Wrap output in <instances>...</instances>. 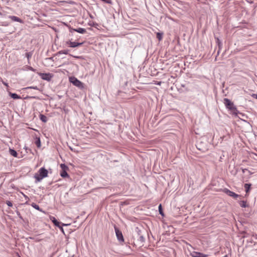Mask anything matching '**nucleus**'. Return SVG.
I'll return each instance as SVG.
<instances>
[{
	"instance_id": "obj_18",
	"label": "nucleus",
	"mask_w": 257,
	"mask_h": 257,
	"mask_svg": "<svg viewBox=\"0 0 257 257\" xmlns=\"http://www.w3.org/2000/svg\"><path fill=\"white\" fill-rule=\"evenodd\" d=\"M162 36L163 33L159 32L157 33V38L159 41H161L162 39Z\"/></svg>"
},
{
	"instance_id": "obj_22",
	"label": "nucleus",
	"mask_w": 257,
	"mask_h": 257,
	"mask_svg": "<svg viewBox=\"0 0 257 257\" xmlns=\"http://www.w3.org/2000/svg\"><path fill=\"white\" fill-rule=\"evenodd\" d=\"M200 145H201V143H197V144L196 145V147H197V149L200 151H204V149L201 147Z\"/></svg>"
},
{
	"instance_id": "obj_27",
	"label": "nucleus",
	"mask_w": 257,
	"mask_h": 257,
	"mask_svg": "<svg viewBox=\"0 0 257 257\" xmlns=\"http://www.w3.org/2000/svg\"><path fill=\"white\" fill-rule=\"evenodd\" d=\"M6 204L9 207H12L13 206V203L10 201H7Z\"/></svg>"
},
{
	"instance_id": "obj_9",
	"label": "nucleus",
	"mask_w": 257,
	"mask_h": 257,
	"mask_svg": "<svg viewBox=\"0 0 257 257\" xmlns=\"http://www.w3.org/2000/svg\"><path fill=\"white\" fill-rule=\"evenodd\" d=\"M70 31L71 33H72L73 32H77L80 34H84L86 32V30L82 28H79L77 29H71Z\"/></svg>"
},
{
	"instance_id": "obj_15",
	"label": "nucleus",
	"mask_w": 257,
	"mask_h": 257,
	"mask_svg": "<svg viewBox=\"0 0 257 257\" xmlns=\"http://www.w3.org/2000/svg\"><path fill=\"white\" fill-rule=\"evenodd\" d=\"M9 152H10V154L12 156H14L15 157H17L18 153H17V152L15 150H14L13 149H10Z\"/></svg>"
},
{
	"instance_id": "obj_7",
	"label": "nucleus",
	"mask_w": 257,
	"mask_h": 257,
	"mask_svg": "<svg viewBox=\"0 0 257 257\" xmlns=\"http://www.w3.org/2000/svg\"><path fill=\"white\" fill-rule=\"evenodd\" d=\"M223 192L225 194L228 195V196L232 197L234 198H237L239 196V195L238 194L235 193L233 192H232V191H230L229 189H228L227 188L224 189H223Z\"/></svg>"
},
{
	"instance_id": "obj_21",
	"label": "nucleus",
	"mask_w": 257,
	"mask_h": 257,
	"mask_svg": "<svg viewBox=\"0 0 257 257\" xmlns=\"http://www.w3.org/2000/svg\"><path fill=\"white\" fill-rule=\"evenodd\" d=\"M69 50H64L60 51L58 53L59 54H68Z\"/></svg>"
},
{
	"instance_id": "obj_37",
	"label": "nucleus",
	"mask_w": 257,
	"mask_h": 257,
	"mask_svg": "<svg viewBox=\"0 0 257 257\" xmlns=\"http://www.w3.org/2000/svg\"><path fill=\"white\" fill-rule=\"evenodd\" d=\"M69 224H64V223H62V226H67V225H68Z\"/></svg>"
},
{
	"instance_id": "obj_29",
	"label": "nucleus",
	"mask_w": 257,
	"mask_h": 257,
	"mask_svg": "<svg viewBox=\"0 0 257 257\" xmlns=\"http://www.w3.org/2000/svg\"><path fill=\"white\" fill-rule=\"evenodd\" d=\"M1 25L4 26H7L9 25V23H8L7 22H1Z\"/></svg>"
},
{
	"instance_id": "obj_13",
	"label": "nucleus",
	"mask_w": 257,
	"mask_h": 257,
	"mask_svg": "<svg viewBox=\"0 0 257 257\" xmlns=\"http://www.w3.org/2000/svg\"><path fill=\"white\" fill-rule=\"evenodd\" d=\"M10 95L14 99H20L21 96L16 93H13L12 92L9 93Z\"/></svg>"
},
{
	"instance_id": "obj_4",
	"label": "nucleus",
	"mask_w": 257,
	"mask_h": 257,
	"mask_svg": "<svg viewBox=\"0 0 257 257\" xmlns=\"http://www.w3.org/2000/svg\"><path fill=\"white\" fill-rule=\"evenodd\" d=\"M60 167L62 169L60 172V175L62 178L69 177V175L67 173V170L68 169V167L64 164H61Z\"/></svg>"
},
{
	"instance_id": "obj_17",
	"label": "nucleus",
	"mask_w": 257,
	"mask_h": 257,
	"mask_svg": "<svg viewBox=\"0 0 257 257\" xmlns=\"http://www.w3.org/2000/svg\"><path fill=\"white\" fill-rule=\"evenodd\" d=\"M32 206L33 207H34L35 209L38 210H39L40 211H42V210L40 209V207L39 206V205H38L37 204L33 203H32Z\"/></svg>"
},
{
	"instance_id": "obj_5",
	"label": "nucleus",
	"mask_w": 257,
	"mask_h": 257,
	"mask_svg": "<svg viewBox=\"0 0 257 257\" xmlns=\"http://www.w3.org/2000/svg\"><path fill=\"white\" fill-rule=\"evenodd\" d=\"M83 43H78L75 42H72L70 40L66 42V45L71 48H75L81 46Z\"/></svg>"
},
{
	"instance_id": "obj_23",
	"label": "nucleus",
	"mask_w": 257,
	"mask_h": 257,
	"mask_svg": "<svg viewBox=\"0 0 257 257\" xmlns=\"http://www.w3.org/2000/svg\"><path fill=\"white\" fill-rule=\"evenodd\" d=\"M159 211L160 214H161L162 215H164L162 205L161 204H160V205L159 206Z\"/></svg>"
},
{
	"instance_id": "obj_24",
	"label": "nucleus",
	"mask_w": 257,
	"mask_h": 257,
	"mask_svg": "<svg viewBox=\"0 0 257 257\" xmlns=\"http://www.w3.org/2000/svg\"><path fill=\"white\" fill-rule=\"evenodd\" d=\"M32 56V54L31 52H28L26 53V56L28 58V59H29L30 58H31Z\"/></svg>"
},
{
	"instance_id": "obj_31",
	"label": "nucleus",
	"mask_w": 257,
	"mask_h": 257,
	"mask_svg": "<svg viewBox=\"0 0 257 257\" xmlns=\"http://www.w3.org/2000/svg\"><path fill=\"white\" fill-rule=\"evenodd\" d=\"M242 171L243 173H245L246 171L248 172V173H250V171L246 169H242Z\"/></svg>"
},
{
	"instance_id": "obj_8",
	"label": "nucleus",
	"mask_w": 257,
	"mask_h": 257,
	"mask_svg": "<svg viewBox=\"0 0 257 257\" xmlns=\"http://www.w3.org/2000/svg\"><path fill=\"white\" fill-rule=\"evenodd\" d=\"M40 76L42 79L47 81H50L52 77V75L50 73H41Z\"/></svg>"
},
{
	"instance_id": "obj_11",
	"label": "nucleus",
	"mask_w": 257,
	"mask_h": 257,
	"mask_svg": "<svg viewBox=\"0 0 257 257\" xmlns=\"http://www.w3.org/2000/svg\"><path fill=\"white\" fill-rule=\"evenodd\" d=\"M8 18L10 19L12 21L18 22L22 23V20L19 18L14 16H9Z\"/></svg>"
},
{
	"instance_id": "obj_1",
	"label": "nucleus",
	"mask_w": 257,
	"mask_h": 257,
	"mask_svg": "<svg viewBox=\"0 0 257 257\" xmlns=\"http://www.w3.org/2000/svg\"><path fill=\"white\" fill-rule=\"evenodd\" d=\"M39 174L35 175V178L37 182H40L44 178L47 177L48 172L45 168L42 167L39 170Z\"/></svg>"
},
{
	"instance_id": "obj_38",
	"label": "nucleus",
	"mask_w": 257,
	"mask_h": 257,
	"mask_svg": "<svg viewBox=\"0 0 257 257\" xmlns=\"http://www.w3.org/2000/svg\"><path fill=\"white\" fill-rule=\"evenodd\" d=\"M30 70L33 71H34V69L32 67H31Z\"/></svg>"
},
{
	"instance_id": "obj_28",
	"label": "nucleus",
	"mask_w": 257,
	"mask_h": 257,
	"mask_svg": "<svg viewBox=\"0 0 257 257\" xmlns=\"http://www.w3.org/2000/svg\"><path fill=\"white\" fill-rule=\"evenodd\" d=\"M139 240L142 242H144L145 241V238L143 236H140L139 237Z\"/></svg>"
},
{
	"instance_id": "obj_39",
	"label": "nucleus",
	"mask_w": 257,
	"mask_h": 257,
	"mask_svg": "<svg viewBox=\"0 0 257 257\" xmlns=\"http://www.w3.org/2000/svg\"><path fill=\"white\" fill-rule=\"evenodd\" d=\"M219 51H218V52H217V55H218V54H219Z\"/></svg>"
},
{
	"instance_id": "obj_35",
	"label": "nucleus",
	"mask_w": 257,
	"mask_h": 257,
	"mask_svg": "<svg viewBox=\"0 0 257 257\" xmlns=\"http://www.w3.org/2000/svg\"><path fill=\"white\" fill-rule=\"evenodd\" d=\"M4 2H6L7 3H9V0H2Z\"/></svg>"
},
{
	"instance_id": "obj_33",
	"label": "nucleus",
	"mask_w": 257,
	"mask_h": 257,
	"mask_svg": "<svg viewBox=\"0 0 257 257\" xmlns=\"http://www.w3.org/2000/svg\"><path fill=\"white\" fill-rule=\"evenodd\" d=\"M252 96L253 98L257 99V94H253L252 95Z\"/></svg>"
},
{
	"instance_id": "obj_19",
	"label": "nucleus",
	"mask_w": 257,
	"mask_h": 257,
	"mask_svg": "<svg viewBox=\"0 0 257 257\" xmlns=\"http://www.w3.org/2000/svg\"><path fill=\"white\" fill-rule=\"evenodd\" d=\"M239 204L242 207H246V203L245 201H241L239 203Z\"/></svg>"
},
{
	"instance_id": "obj_20",
	"label": "nucleus",
	"mask_w": 257,
	"mask_h": 257,
	"mask_svg": "<svg viewBox=\"0 0 257 257\" xmlns=\"http://www.w3.org/2000/svg\"><path fill=\"white\" fill-rule=\"evenodd\" d=\"M35 144L38 148L41 147V141L40 138L37 139V140L36 141Z\"/></svg>"
},
{
	"instance_id": "obj_3",
	"label": "nucleus",
	"mask_w": 257,
	"mask_h": 257,
	"mask_svg": "<svg viewBox=\"0 0 257 257\" xmlns=\"http://www.w3.org/2000/svg\"><path fill=\"white\" fill-rule=\"evenodd\" d=\"M69 81L74 85H75L79 88H82L83 87V83H82L80 81H79L78 79H77L75 77H69Z\"/></svg>"
},
{
	"instance_id": "obj_14",
	"label": "nucleus",
	"mask_w": 257,
	"mask_h": 257,
	"mask_svg": "<svg viewBox=\"0 0 257 257\" xmlns=\"http://www.w3.org/2000/svg\"><path fill=\"white\" fill-rule=\"evenodd\" d=\"M40 119L44 122H46L48 120L47 116L42 114L40 115Z\"/></svg>"
},
{
	"instance_id": "obj_6",
	"label": "nucleus",
	"mask_w": 257,
	"mask_h": 257,
	"mask_svg": "<svg viewBox=\"0 0 257 257\" xmlns=\"http://www.w3.org/2000/svg\"><path fill=\"white\" fill-rule=\"evenodd\" d=\"M114 229L118 240L120 242H123L124 239L121 231L117 227H114Z\"/></svg>"
},
{
	"instance_id": "obj_10",
	"label": "nucleus",
	"mask_w": 257,
	"mask_h": 257,
	"mask_svg": "<svg viewBox=\"0 0 257 257\" xmlns=\"http://www.w3.org/2000/svg\"><path fill=\"white\" fill-rule=\"evenodd\" d=\"M192 256L193 257H207L208 255L199 252L193 251L191 253Z\"/></svg>"
},
{
	"instance_id": "obj_32",
	"label": "nucleus",
	"mask_w": 257,
	"mask_h": 257,
	"mask_svg": "<svg viewBox=\"0 0 257 257\" xmlns=\"http://www.w3.org/2000/svg\"><path fill=\"white\" fill-rule=\"evenodd\" d=\"M58 227L60 229L61 231L64 234V229H63L62 226L60 225V227Z\"/></svg>"
},
{
	"instance_id": "obj_16",
	"label": "nucleus",
	"mask_w": 257,
	"mask_h": 257,
	"mask_svg": "<svg viewBox=\"0 0 257 257\" xmlns=\"http://www.w3.org/2000/svg\"><path fill=\"white\" fill-rule=\"evenodd\" d=\"M251 184H244V188L245 189V192L247 193L250 190Z\"/></svg>"
},
{
	"instance_id": "obj_26",
	"label": "nucleus",
	"mask_w": 257,
	"mask_h": 257,
	"mask_svg": "<svg viewBox=\"0 0 257 257\" xmlns=\"http://www.w3.org/2000/svg\"><path fill=\"white\" fill-rule=\"evenodd\" d=\"M88 24L89 26H92V27H96V26H97V24L94 22H92V23L89 22Z\"/></svg>"
},
{
	"instance_id": "obj_2",
	"label": "nucleus",
	"mask_w": 257,
	"mask_h": 257,
	"mask_svg": "<svg viewBox=\"0 0 257 257\" xmlns=\"http://www.w3.org/2000/svg\"><path fill=\"white\" fill-rule=\"evenodd\" d=\"M223 103L224 105H225L226 107L228 108V109L234 111V110H237L236 107L235 106H234V104L232 102H231L229 99L228 98H224L223 99Z\"/></svg>"
},
{
	"instance_id": "obj_34",
	"label": "nucleus",
	"mask_w": 257,
	"mask_h": 257,
	"mask_svg": "<svg viewBox=\"0 0 257 257\" xmlns=\"http://www.w3.org/2000/svg\"><path fill=\"white\" fill-rule=\"evenodd\" d=\"M17 214L20 217V218H22V217H21V216L20 215V212H17Z\"/></svg>"
},
{
	"instance_id": "obj_12",
	"label": "nucleus",
	"mask_w": 257,
	"mask_h": 257,
	"mask_svg": "<svg viewBox=\"0 0 257 257\" xmlns=\"http://www.w3.org/2000/svg\"><path fill=\"white\" fill-rule=\"evenodd\" d=\"M50 219L56 226H57L58 227H60L61 223L59 222L54 217H51Z\"/></svg>"
},
{
	"instance_id": "obj_25",
	"label": "nucleus",
	"mask_w": 257,
	"mask_h": 257,
	"mask_svg": "<svg viewBox=\"0 0 257 257\" xmlns=\"http://www.w3.org/2000/svg\"><path fill=\"white\" fill-rule=\"evenodd\" d=\"M26 89H34L35 90H39V88L37 86H29L26 88Z\"/></svg>"
},
{
	"instance_id": "obj_36",
	"label": "nucleus",
	"mask_w": 257,
	"mask_h": 257,
	"mask_svg": "<svg viewBox=\"0 0 257 257\" xmlns=\"http://www.w3.org/2000/svg\"><path fill=\"white\" fill-rule=\"evenodd\" d=\"M70 55L71 56V55ZM74 57H75L76 58H81L80 56H74Z\"/></svg>"
},
{
	"instance_id": "obj_30",
	"label": "nucleus",
	"mask_w": 257,
	"mask_h": 257,
	"mask_svg": "<svg viewBox=\"0 0 257 257\" xmlns=\"http://www.w3.org/2000/svg\"><path fill=\"white\" fill-rule=\"evenodd\" d=\"M217 43H218V47H219V49L220 50V48H221V46L222 45V44H221V43L220 42H219V40L218 39H217Z\"/></svg>"
}]
</instances>
